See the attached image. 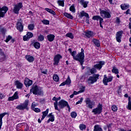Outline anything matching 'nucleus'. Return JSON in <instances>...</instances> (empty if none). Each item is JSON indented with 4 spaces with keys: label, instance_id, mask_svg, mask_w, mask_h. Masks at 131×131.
<instances>
[{
    "label": "nucleus",
    "instance_id": "1",
    "mask_svg": "<svg viewBox=\"0 0 131 131\" xmlns=\"http://www.w3.org/2000/svg\"><path fill=\"white\" fill-rule=\"evenodd\" d=\"M84 50H83V49H81V52L78 53L76 55V58L75 60L76 61H78L80 65H82L83 64V62H84Z\"/></svg>",
    "mask_w": 131,
    "mask_h": 131
},
{
    "label": "nucleus",
    "instance_id": "2",
    "mask_svg": "<svg viewBox=\"0 0 131 131\" xmlns=\"http://www.w3.org/2000/svg\"><path fill=\"white\" fill-rule=\"evenodd\" d=\"M30 92L33 93V95H37L38 96H41V95H43V91L39 88L37 85L33 86L30 90Z\"/></svg>",
    "mask_w": 131,
    "mask_h": 131
},
{
    "label": "nucleus",
    "instance_id": "3",
    "mask_svg": "<svg viewBox=\"0 0 131 131\" xmlns=\"http://www.w3.org/2000/svg\"><path fill=\"white\" fill-rule=\"evenodd\" d=\"M58 107L60 109H63L64 107H67L69 108V111L70 112V106L68 104V102L64 100H61L58 104Z\"/></svg>",
    "mask_w": 131,
    "mask_h": 131
},
{
    "label": "nucleus",
    "instance_id": "4",
    "mask_svg": "<svg viewBox=\"0 0 131 131\" xmlns=\"http://www.w3.org/2000/svg\"><path fill=\"white\" fill-rule=\"evenodd\" d=\"M99 76L100 75L96 74L95 76H90L88 79L87 82H88V84H93V83H95V82H97V80L99 79Z\"/></svg>",
    "mask_w": 131,
    "mask_h": 131
},
{
    "label": "nucleus",
    "instance_id": "5",
    "mask_svg": "<svg viewBox=\"0 0 131 131\" xmlns=\"http://www.w3.org/2000/svg\"><path fill=\"white\" fill-rule=\"evenodd\" d=\"M13 13L14 14H19V11H20V9L23 8V5H22V3H18L16 4L13 5Z\"/></svg>",
    "mask_w": 131,
    "mask_h": 131
},
{
    "label": "nucleus",
    "instance_id": "6",
    "mask_svg": "<svg viewBox=\"0 0 131 131\" xmlns=\"http://www.w3.org/2000/svg\"><path fill=\"white\" fill-rule=\"evenodd\" d=\"M100 15L103 18L109 19L111 18V12L110 10H100Z\"/></svg>",
    "mask_w": 131,
    "mask_h": 131
},
{
    "label": "nucleus",
    "instance_id": "7",
    "mask_svg": "<svg viewBox=\"0 0 131 131\" xmlns=\"http://www.w3.org/2000/svg\"><path fill=\"white\" fill-rule=\"evenodd\" d=\"M102 110H103V105L99 103L97 107L92 110V113H94V115L101 114L102 113Z\"/></svg>",
    "mask_w": 131,
    "mask_h": 131
},
{
    "label": "nucleus",
    "instance_id": "8",
    "mask_svg": "<svg viewBox=\"0 0 131 131\" xmlns=\"http://www.w3.org/2000/svg\"><path fill=\"white\" fill-rule=\"evenodd\" d=\"M29 103V100H26L24 103H20L19 105H17L16 107V109H17V110H24V109H26V108H27Z\"/></svg>",
    "mask_w": 131,
    "mask_h": 131
},
{
    "label": "nucleus",
    "instance_id": "9",
    "mask_svg": "<svg viewBox=\"0 0 131 131\" xmlns=\"http://www.w3.org/2000/svg\"><path fill=\"white\" fill-rule=\"evenodd\" d=\"M62 58V57L60 54H57L55 55L53 58V65L58 66L59 65V63H60V60H61Z\"/></svg>",
    "mask_w": 131,
    "mask_h": 131
},
{
    "label": "nucleus",
    "instance_id": "10",
    "mask_svg": "<svg viewBox=\"0 0 131 131\" xmlns=\"http://www.w3.org/2000/svg\"><path fill=\"white\" fill-rule=\"evenodd\" d=\"M113 80V76L107 77V75H104L103 79V83L104 85H108V82H111Z\"/></svg>",
    "mask_w": 131,
    "mask_h": 131
},
{
    "label": "nucleus",
    "instance_id": "11",
    "mask_svg": "<svg viewBox=\"0 0 131 131\" xmlns=\"http://www.w3.org/2000/svg\"><path fill=\"white\" fill-rule=\"evenodd\" d=\"M93 20H96V21H99V25L101 28H103V25L102 23L104 22V19L100 15H95L92 17Z\"/></svg>",
    "mask_w": 131,
    "mask_h": 131
},
{
    "label": "nucleus",
    "instance_id": "12",
    "mask_svg": "<svg viewBox=\"0 0 131 131\" xmlns=\"http://www.w3.org/2000/svg\"><path fill=\"white\" fill-rule=\"evenodd\" d=\"M85 102L86 107L90 108V109H93L94 106H95V102L91 101L90 98H86Z\"/></svg>",
    "mask_w": 131,
    "mask_h": 131
},
{
    "label": "nucleus",
    "instance_id": "13",
    "mask_svg": "<svg viewBox=\"0 0 131 131\" xmlns=\"http://www.w3.org/2000/svg\"><path fill=\"white\" fill-rule=\"evenodd\" d=\"M9 11V8L7 6H3L2 8H0V16L2 17H5L7 12Z\"/></svg>",
    "mask_w": 131,
    "mask_h": 131
},
{
    "label": "nucleus",
    "instance_id": "14",
    "mask_svg": "<svg viewBox=\"0 0 131 131\" xmlns=\"http://www.w3.org/2000/svg\"><path fill=\"white\" fill-rule=\"evenodd\" d=\"M122 31H119L116 34V39L118 42H121V38H122Z\"/></svg>",
    "mask_w": 131,
    "mask_h": 131
},
{
    "label": "nucleus",
    "instance_id": "15",
    "mask_svg": "<svg viewBox=\"0 0 131 131\" xmlns=\"http://www.w3.org/2000/svg\"><path fill=\"white\" fill-rule=\"evenodd\" d=\"M33 37V33L30 32H28L27 34L23 37V39L24 41L29 40L30 38H32Z\"/></svg>",
    "mask_w": 131,
    "mask_h": 131
},
{
    "label": "nucleus",
    "instance_id": "16",
    "mask_svg": "<svg viewBox=\"0 0 131 131\" xmlns=\"http://www.w3.org/2000/svg\"><path fill=\"white\" fill-rule=\"evenodd\" d=\"M24 28V26L22 24V21L19 20L17 23L16 29L19 31V32H22L23 31V29Z\"/></svg>",
    "mask_w": 131,
    "mask_h": 131
},
{
    "label": "nucleus",
    "instance_id": "17",
    "mask_svg": "<svg viewBox=\"0 0 131 131\" xmlns=\"http://www.w3.org/2000/svg\"><path fill=\"white\" fill-rule=\"evenodd\" d=\"M105 65V61H100L99 63L94 66V68L98 69V70H101L103 66Z\"/></svg>",
    "mask_w": 131,
    "mask_h": 131
},
{
    "label": "nucleus",
    "instance_id": "18",
    "mask_svg": "<svg viewBox=\"0 0 131 131\" xmlns=\"http://www.w3.org/2000/svg\"><path fill=\"white\" fill-rule=\"evenodd\" d=\"M85 35L88 38H91V37H94L95 36V34L94 32L92 31H87L84 32Z\"/></svg>",
    "mask_w": 131,
    "mask_h": 131
},
{
    "label": "nucleus",
    "instance_id": "19",
    "mask_svg": "<svg viewBox=\"0 0 131 131\" xmlns=\"http://www.w3.org/2000/svg\"><path fill=\"white\" fill-rule=\"evenodd\" d=\"M24 84L27 88L30 86V85H32V80L29 79V78H25Z\"/></svg>",
    "mask_w": 131,
    "mask_h": 131
},
{
    "label": "nucleus",
    "instance_id": "20",
    "mask_svg": "<svg viewBox=\"0 0 131 131\" xmlns=\"http://www.w3.org/2000/svg\"><path fill=\"white\" fill-rule=\"evenodd\" d=\"M17 99H19V96H18V92H15L13 96L9 97V101H14V100H17Z\"/></svg>",
    "mask_w": 131,
    "mask_h": 131
},
{
    "label": "nucleus",
    "instance_id": "21",
    "mask_svg": "<svg viewBox=\"0 0 131 131\" xmlns=\"http://www.w3.org/2000/svg\"><path fill=\"white\" fill-rule=\"evenodd\" d=\"M16 88L19 90H21L23 88V83H21L19 80H16L14 82Z\"/></svg>",
    "mask_w": 131,
    "mask_h": 131
},
{
    "label": "nucleus",
    "instance_id": "22",
    "mask_svg": "<svg viewBox=\"0 0 131 131\" xmlns=\"http://www.w3.org/2000/svg\"><path fill=\"white\" fill-rule=\"evenodd\" d=\"M26 60L29 61V63H32L34 61V57L31 55H26L25 56Z\"/></svg>",
    "mask_w": 131,
    "mask_h": 131
},
{
    "label": "nucleus",
    "instance_id": "23",
    "mask_svg": "<svg viewBox=\"0 0 131 131\" xmlns=\"http://www.w3.org/2000/svg\"><path fill=\"white\" fill-rule=\"evenodd\" d=\"M82 17H86L87 19H90V16L88 13L85 12L84 11H82L80 12V18H82Z\"/></svg>",
    "mask_w": 131,
    "mask_h": 131
},
{
    "label": "nucleus",
    "instance_id": "24",
    "mask_svg": "<svg viewBox=\"0 0 131 131\" xmlns=\"http://www.w3.org/2000/svg\"><path fill=\"white\" fill-rule=\"evenodd\" d=\"M47 39L49 40L50 42H52V41H54L55 39V35L50 34L47 35Z\"/></svg>",
    "mask_w": 131,
    "mask_h": 131
},
{
    "label": "nucleus",
    "instance_id": "25",
    "mask_svg": "<svg viewBox=\"0 0 131 131\" xmlns=\"http://www.w3.org/2000/svg\"><path fill=\"white\" fill-rule=\"evenodd\" d=\"M52 100L53 101H55L54 103L55 110H58V111H60V110L58 108V100H57V98H56V97H54Z\"/></svg>",
    "mask_w": 131,
    "mask_h": 131
},
{
    "label": "nucleus",
    "instance_id": "26",
    "mask_svg": "<svg viewBox=\"0 0 131 131\" xmlns=\"http://www.w3.org/2000/svg\"><path fill=\"white\" fill-rule=\"evenodd\" d=\"M7 113H4L3 114H0V129L2 128V125H3V118L7 115Z\"/></svg>",
    "mask_w": 131,
    "mask_h": 131
},
{
    "label": "nucleus",
    "instance_id": "27",
    "mask_svg": "<svg viewBox=\"0 0 131 131\" xmlns=\"http://www.w3.org/2000/svg\"><path fill=\"white\" fill-rule=\"evenodd\" d=\"M120 7L122 10H127V9L129 8V4H121Z\"/></svg>",
    "mask_w": 131,
    "mask_h": 131
},
{
    "label": "nucleus",
    "instance_id": "28",
    "mask_svg": "<svg viewBox=\"0 0 131 131\" xmlns=\"http://www.w3.org/2000/svg\"><path fill=\"white\" fill-rule=\"evenodd\" d=\"M49 108H47L46 110V111L42 112V118H41V120L45 119V118H46V116H47L48 115V114H49Z\"/></svg>",
    "mask_w": 131,
    "mask_h": 131
},
{
    "label": "nucleus",
    "instance_id": "29",
    "mask_svg": "<svg viewBox=\"0 0 131 131\" xmlns=\"http://www.w3.org/2000/svg\"><path fill=\"white\" fill-rule=\"evenodd\" d=\"M92 41L96 47H97V48L100 47V41L99 40L94 38Z\"/></svg>",
    "mask_w": 131,
    "mask_h": 131
},
{
    "label": "nucleus",
    "instance_id": "30",
    "mask_svg": "<svg viewBox=\"0 0 131 131\" xmlns=\"http://www.w3.org/2000/svg\"><path fill=\"white\" fill-rule=\"evenodd\" d=\"M6 58L5 53L3 52V50L0 49V60H4Z\"/></svg>",
    "mask_w": 131,
    "mask_h": 131
},
{
    "label": "nucleus",
    "instance_id": "31",
    "mask_svg": "<svg viewBox=\"0 0 131 131\" xmlns=\"http://www.w3.org/2000/svg\"><path fill=\"white\" fill-rule=\"evenodd\" d=\"M94 131H103V129L99 125L94 126Z\"/></svg>",
    "mask_w": 131,
    "mask_h": 131
},
{
    "label": "nucleus",
    "instance_id": "32",
    "mask_svg": "<svg viewBox=\"0 0 131 131\" xmlns=\"http://www.w3.org/2000/svg\"><path fill=\"white\" fill-rule=\"evenodd\" d=\"M112 72H113V73H115V74H118V73H119L118 69L116 68V67H113Z\"/></svg>",
    "mask_w": 131,
    "mask_h": 131
},
{
    "label": "nucleus",
    "instance_id": "33",
    "mask_svg": "<svg viewBox=\"0 0 131 131\" xmlns=\"http://www.w3.org/2000/svg\"><path fill=\"white\" fill-rule=\"evenodd\" d=\"M45 11H47V12H48V13H50V14H52V15H56V12L51 9L45 8Z\"/></svg>",
    "mask_w": 131,
    "mask_h": 131
},
{
    "label": "nucleus",
    "instance_id": "34",
    "mask_svg": "<svg viewBox=\"0 0 131 131\" xmlns=\"http://www.w3.org/2000/svg\"><path fill=\"white\" fill-rule=\"evenodd\" d=\"M49 116L50 117L49 119H50L51 122H54V121H55V116L54 115H53L52 113H50L49 114Z\"/></svg>",
    "mask_w": 131,
    "mask_h": 131
},
{
    "label": "nucleus",
    "instance_id": "35",
    "mask_svg": "<svg viewBox=\"0 0 131 131\" xmlns=\"http://www.w3.org/2000/svg\"><path fill=\"white\" fill-rule=\"evenodd\" d=\"M64 16H65V17H67V18H68L69 19H73V16L71 14L67 12H65L64 13Z\"/></svg>",
    "mask_w": 131,
    "mask_h": 131
},
{
    "label": "nucleus",
    "instance_id": "36",
    "mask_svg": "<svg viewBox=\"0 0 131 131\" xmlns=\"http://www.w3.org/2000/svg\"><path fill=\"white\" fill-rule=\"evenodd\" d=\"M66 36L67 37H69L71 39H73L74 38V36L73 35V34H72V33H67Z\"/></svg>",
    "mask_w": 131,
    "mask_h": 131
},
{
    "label": "nucleus",
    "instance_id": "37",
    "mask_svg": "<svg viewBox=\"0 0 131 131\" xmlns=\"http://www.w3.org/2000/svg\"><path fill=\"white\" fill-rule=\"evenodd\" d=\"M34 47L35 49H38L40 48V43H39L38 42H35L34 43Z\"/></svg>",
    "mask_w": 131,
    "mask_h": 131
},
{
    "label": "nucleus",
    "instance_id": "38",
    "mask_svg": "<svg viewBox=\"0 0 131 131\" xmlns=\"http://www.w3.org/2000/svg\"><path fill=\"white\" fill-rule=\"evenodd\" d=\"M45 39V36L43 35L40 34L38 36V41H43V40Z\"/></svg>",
    "mask_w": 131,
    "mask_h": 131
},
{
    "label": "nucleus",
    "instance_id": "39",
    "mask_svg": "<svg viewBox=\"0 0 131 131\" xmlns=\"http://www.w3.org/2000/svg\"><path fill=\"white\" fill-rule=\"evenodd\" d=\"M80 130H83V129H85L86 128V126L85 124H81L79 126Z\"/></svg>",
    "mask_w": 131,
    "mask_h": 131
},
{
    "label": "nucleus",
    "instance_id": "40",
    "mask_svg": "<svg viewBox=\"0 0 131 131\" xmlns=\"http://www.w3.org/2000/svg\"><path fill=\"white\" fill-rule=\"evenodd\" d=\"M70 11H71V12H72V13H75V7H74V4H73L70 7Z\"/></svg>",
    "mask_w": 131,
    "mask_h": 131
},
{
    "label": "nucleus",
    "instance_id": "41",
    "mask_svg": "<svg viewBox=\"0 0 131 131\" xmlns=\"http://www.w3.org/2000/svg\"><path fill=\"white\" fill-rule=\"evenodd\" d=\"M71 116L72 118H76V117L77 116V114L75 112H72L71 113Z\"/></svg>",
    "mask_w": 131,
    "mask_h": 131
},
{
    "label": "nucleus",
    "instance_id": "42",
    "mask_svg": "<svg viewBox=\"0 0 131 131\" xmlns=\"http://www.w3.org/2000/svg\"><path fill=\"white\" fill-rule=\"evenodd\" d=\"M67 85H69L71 83V80L70 79V77L68 76L66 81H64Z\"/></svg>",
    "mask_w": 131,
    "mask_h": 131
},
{
    "label": "nucleus",
    "instance_id": "43",
    "mask_svg": "<svg viewBox=\"0 0 131 131\" xmlns=\"http://www.w3.org/2000/svg\"><path fill=\"white\" fill-rule=\"evenodd\" d=\"M53 80L54 81H59V76L57 75H54L53 76Z\"/></svg>",
    "mask_w": 131,
    "mask_h": 131
},
{
    "label": "nucleus",
    "instance_id": "44",
    "mask_svg": "<svg viewBox=\"0 0 131 131\" xmlns=\"http://www.w3.org/2000/svg\"><path fill=\"white\" fill-rule=\"evenodd\" d=\"M28 28L30 30H33V29H34V25H33V24L29 25Z\"/></svg>",
    "mask_w": 131,
    "mask_h": 131
},
{
    "label": "nucleus",
    "instance_id": "45",
    "mask_svg": "<svg viewBox=\"0 0 131 131\" xmlns=\"http://www.w3.org/2000/svg\"><path fill=\"white\" fill-rule=\"evenodd\" d=\"M57 4H58L59 6L61 7H64V1L59 0L57 2Z\"/></svg>",
    "mask_w": 131,
    "mask_h": 131
},
{
    "label": "nucleus",
    "instance_id": "46",
    "mask_svg": "<svg viewBox=\"0 0 131 131\" xmlns=\"http://www.w3.org/2000/svg\"><path fill=\"white\" fill-rule=\"evenodd\" d=\"M113 125V123H110V124H107V127L108 131H111V129H112Z\"/></svg>",
    "mask_w": 131,
    "mask_h": 131
},
{
    "label": "nucleus",
    "instance_id": "47",
    "mask_svg": "<svg viewBox=\"0 0 131 131\" xmlns=\"http://www.w3.org/2000/svg\"><path fill=\"white\" fill-rule=\"evenodd\" d=\"M126 108L128 110H131V101L129 99L128 100V105L126 106Z\"/></svg>",
    "mask_w": 131,
    "mask_h": 131
},
{
    "label": "nucleus",
    "instance_id": "48",
    "mask_svg": "<svg viewBox=\"0 0 131 131\" xmlns=\"http://www.w3.org/2000/svg\"><path fill=\"white\" fill-rule=\"evenodd\" d=\"M11 39H12V36L8 35L7 37H6V39L5 40V41H6V42H9Z\"/></svg>",
    "mask_w": 131,
    "mask_h": 131
},
{
    "label": "nucleus",
    "instance_id": "49",
    "mask_svg": "<svg viewBox=\"0 0 131 131\" xmlns=\"http://www.w3.org/2000/svg\"><path fill=\"white\" fill-rule=\"evenodd\" d=\"M71 54V55L73 57L74 60H75L76 58V51H73Z\"/></svg>",
    "mask_w": 131,
    "mask_h": 131
},
{
    "label": "nucleus",
    "instance_id": "50",
    "mask_svg": "<svg viewBox=\"0 0 131 131\" xmlns=\"http://www.w3.org/2000/svg\"><path fill=\"white\" fill-rule=\"evenodd\" d=\"M112 110L114 112H116L117 111V106L115 105L112 106Z\"/></svg>",
    "mask_w": 131,
    "mask_h": 131
},
{
    "label": "nucleus",
    "instance_id": "51",
    "mask_svg": "<svg viewBox=\"0 0 131 131\" xmlns=\"http://www.w3.org/2000/svg\"><path fill=\"white\" fill-rule=\"evenodd\" d=\"M42 23H43L45 25H49V24H50V21L47 19L42 20Z\"/></svg>",
    "mask_w": 131,
    "mask_h": 131
},
{
    "label": "nucleus",
    "instance_id": "52",
    "mask_svg": "<svg viewBox=\"0 0 131 131\" xmlns=\"http://www.w3.org/2000/svg\"><path fill=\"white\" fill-rule=\"evenodd\" d=\"M117 93L118 95H121V86H118V89L117 90Z\"/></svg>",
    "mask_w": 131,
    "mask_h": 131
},
{
    "label": "nucleus",
    "instance_id": "53",
    "mask_svg": "<svg viewBox=\"0 0 131 131\" xmlns=\"http://www.w3.org/2000/svg\"><path fill=\"white\" fill-rule=\"evenodd\" d=\"M0 31L3 33V34H5L6 33V32L7 31V30L5 29L4 28H1L0 29Z\"/></svg>",
    "mask_w": 131,
    "mask_h": 131
},
{
    "label": "nucleus",
    "instance_id": "54",
    "mask_svg": "<svg viewBox=\"0 0 131 131\" xmlns=\"http://www.w3.org/2000/svg\"><path fill=\"white\" fill-rule=\"evenodd\" d=\"M89 4V2H84L83 3H82L81 5L83 6V8H86L88 7V5Z\"/></svg>",
    "mask_w": 131,
    "mask_h": 131
},
{
    "label": "nucleus",
    "instance_id": "55",
    "mask_svg": "<svg viewBox=\"0 0 131 131\" xmlns=\"http://www.w3.org/2000/svg\"><path fill=\"white\" fill-rule=\"evenodd\" d=\"M97 72V70L95 68H93L90 70V73L91 74H94V73H96Z\"/></svg>",
    "mask_w": 131,
    "mask_h": 131
},
{
    "label": "nucleus",
    "instance_id": "56",
    "mask_svg": "<svg viewBox=\"0 0 131 131\" xmlns=\"http://www.w3.org/2000/svg\"><path fill=\"white\" fill-rule=\"evenodd\" d=\"M83 101V98L81 97L80 99V100L76 102V105H78V104H81L82 103V101Z\"/></svg>",
    "mask_w": 131,
    "mask_h": 131
},
{
    "label": "nucleus",
    "instance_id": "57",
    "mask_svg": "<svg viewBox=\"0 0 131 131\" xmlns=\"http://www.w3.org/2000/svg\"><path fill=\"white\" fill-rule=\"evenodd\" d=\"M125 14H126V15H130V10L129 9H127L125 12Z\"/></svg>",
    "mask_w": 131,
    "mask_h": 131
},
{
    "label": "nucleus",
    "instance_id": "58",
    "mask_svg": "<svg viewBox=\"0 0 131 131\" xmlns=\"http://www.w3.org/2000/svg\"><path fill=\"white\" fill-rule=\"evenodd\" d=\"M34 111H35V112H36L37 113H38V112H40V110L38 108H33Z\"/></svg>",
    "mask_w": 131,
    "mask_h": 131
},
{
    "label": "nucleus",
    "instance_id": "59",
    "mask_svg": "<svg viewBox=\"0 0 131 131\" xmlns=\"http://www.w3.org/2000/svg\"><path fill=\"white\" fill-rule=\"evenodd\" d=\"M36 106H37V104H35V102H33L32 103V105H31L32 108H34V107H36Z\"/></svg>",
    "mask_w": 131,
    "mask_h": 131
},
{
    "label": "nucleus",
    "instance_id": "60",
    "mask_svg": "<svg viewBox=\"0 0 131 131\" xmlns=\"http://www.w3.org/2000/svg\"><path fill=\"white\" fill-rule=\"evenodd\" d=\"M5 98V95L0 93V99H4Z\"/></svg>",
    "mask_w": 131,
    "mask_h": 131
},
{
    "label": "nucleus",
    "instance_id": "61",
    "mask_svg": "<svg viewBox=\"0 0 131 131\" xmlns=\"http://www.w3.org/2000/svg\"><path fill=\"white\" fill-rule=\"evenodd\" d=\"M41 73H43V74H47L48 73V71L47 70H45V71H41Z\"/></svg>",
    "mask_w": 131,
    "mask_h": 131
},
{
    "label": "nucleus",
    "instance_id": "62",
    "mask_svg": "<svg viewBox=\"0 0 131 131\" xmlns=\"http://www.w3.org/2000/svg\"><path fill=\"white\" fill-rule=\"evenodd\" d=\"M130 23H129V28L130 29V34H131V18H129Z\"/></svg>",
    "mask_w": 131,
    "mask_h": 131
},
{
    "label": "nucleus",
    "instance_id": "63",
    "mask_svg": "<svg viewBox=\"0 0 131 131\" xmlns=\"http://www.w3.org/2000/svg\"><path fill=\"white\" fill-rule=\"evenodd\" d=\"M78 2L80 3V4H82L84 2V0H78Z\"/></svg>",
    "mask_w": 131,
    "mask_h": 131
},
{
    "label": "nucleus",
    "instance_id": "64",
    "mask_svg": "<svg viewBox=\"0 0 131 131\" xmlns=\"http://www.w3.org/2000/svg\"><path fill=\"white\" fill-rule=\"evenodd\" d=\"M84 92V88H82L80 91H79V93H83Z\"/></svg>",
    "mask_w": 131,
    "mask_h": 131
}]
</instances>
